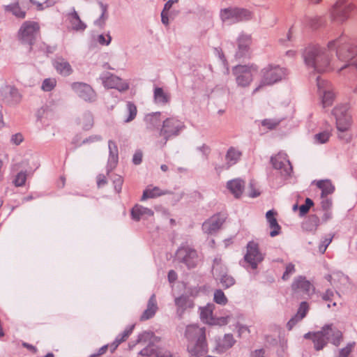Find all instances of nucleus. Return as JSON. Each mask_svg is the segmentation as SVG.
Instances as JSON below:
<instances>
[{"mask_svg": "<svg viewBox=\"0 0 357 357\" xmlns=\"http://www.w3.org/2000/svg\"><path fill=\"white\" fill-rule=\"evenodd\" d=\"M356 47L344 44L342 37L331 39L325 45L312 44L302 52L305 66L315 73H323L337 70L340 73L349 66L356 68Z\"/></svg>", "mask_w": 357, "mask_h": 357, "instance_id": "f257e3e1", "label": "nucleus"}, {"mask_svg": "<svg viewBox=\"0 0 357 357\" xmlns=\"http://www.w3.org/2000/svg\"><path fill=\"white\" fill-rule=\"evenodd\" d=\"M185 336L188 340V351L192 356H200L207 352L204 328L195 324L188 325L186 327Z\"/></svg>", "mask_w": 357, "mask_h": 357, "instance_id": "f03ea898", "label": "nucleus"}, {"mask_svg": "<svg viewBox=\"0 0 357 357\" xmlns=\"http://www.w3.org/2000/svg\"><path fill=\"white\" fill-rule=\"evenodd\" d=\"M259 73L260 78L256 82L255 86L252 89V95L261 91L266 86H272L285 79L288 74L285 68L273 64L265 66L260 71L259 70Z\"/></svg>", "mask_w": 357, "mask_h": 357, "instance_id": "7ed1b4c3", "label": "nucleus"}, {"mask_svg": "<svg viewBox=\"0 0 357 357\" xmlns=\"http://www.w3.org/2000/svg\"><path fill=\"white\" fill-rule=\"evenodd\" d=\"M304 337L312 339L315 349L319 351L326 345L328 341H330L335 346H338L342 341V335L339 330L333 328L332 326H326L321 331L317 333H306Z\"/></svg>", "mask_w": 357, "mask_h": 357, "instance_id": "20e7f679", "label": "nucleus"}, {"mask_svg": "<svg viewBox=\"0 0 357 357\" xmlns=\"http://www.w3.org/2000/svg\"><path fill=\"white\" fill-rule=\"evenodd\" d=\"M232 73L237 86L246 89L250 86L259 74V66L255 63L238 65L233 68Z\"/></svg>", "mask_w": 357, "mask_h": 357, "instance_id": "39448f33", "label": "nucleus"}, {"mask_svg": "<svg viewBox=\"0 0 357 357\" xmlns=\"http://www.w3.org/2000/svg\"><path fill=\"white\" fill-rule=\"evenodd\" d=\"M219 17L223 23L231 24L250 20L252 17V13L245 8L228 6L220 8Z\"/></svg>", "mask_w": 357, "mask_h": 357, "instance_id": "423d86ee", "label": "nucleus"}, {"mask_svg": "<svg viewBox=\"0 0 357 357\" xmlns=\"http://www.w3.org/2000/svg\"><path fill=\"white\" fill-rule=\"evenodd\" d=\"M317 86L323 108L325 109L332 106L336 96L332 84L328 81L318 76L317 78Z\"/></svg>", "mask_w": 357, "mask_h": 357, "instance_id": "0eeeda50", "label": "nucleus"}, {"mask_svg": "<svg viewBox=\"0 0 357 357\" xmlns=\"http://www.w3.org/2000/svg\"><path fill=\"white\" fill-rule=\"evenodd\" d=\"M355 8L356 6L351 0H336L330 10V15L333 20L344 22Z\"/></svg>", "mask_w": 357, "mask_h": 357, "instance_id": "6e6552de", "label": "nucleus"}, {"mask_svg": "<svg viewBox=\"0 0 357 357\" xmlns=\"http://www.w3.org/2000/svg\"><path fill=\"white\" fill-rule=\"evenodd\" d=\"M40 26L38 24L33 21H26L20 26L17 37L22 44L32 45L37 35L38 34Z\"/></svg>", "mask_w": 357, "mask_h": 357, "instance_id": "1a4fd4ad", "label": "nucleus"}, {"mask_svg": "<svg viewBox=\"0 0 357 357\" xmlns=\"http://www.w3.org/2000/svg\"><path fill=\"white\" fill-rule=\"evenodd\" d=\"M100 79L105 88L115 89L120 92L126 91L128 90L130 87V84L128 80L123 79L108 72L101 74Z\"/></svg>", "mask_w": 357, "mask_h": 357, "instance_id": "9d476101", "label": "nucleus"}, {"mask_svg": "<svg viewBox=\"0 0 357 357\" xmlns=\"http://www.w3.org/2000/svg\"><path fill=\"white\" fill-rule=\"evenodd\" d=\"M183 123L175 119H167L164 123L160 135L164 137L163 142H160V146L163 147L169 138L178 135L183 128Z\"/></svg>", "mask_w": 357, "mask_h": 357, "instance_id": "9b49d317", "label": "nucleus"}, {"mask_svg": "<svg viewBox=\"0 0 357 357\" xmlns=\"http://www.w3.org/2000/svg\"><path fill=\"white\" fill-rule=\"evenodd\" d=\"M176 258L189 268H195L199 260L197 251L189 246L180 248L176 252Z\"/></svg>", "mask_w": 357, "mask_h": 357, "instance_id": "f8f14e48", "label": "nucleus"}, {"mask_svg": "<svg viewBox=\"0 0 357 357\" xmlns=\"http://www.w3.org/2000/svg\"><path fill=\"white\" fill-rule=\"evenodd\" d=\"M65 17L67 28L70 31L82 33L87 27L86 24L82 20L75 8H70L66 13Z\"/></svg>", "mask_w": 357, "mask_h": 357, "instance_id": "ddd939ff", "label": "nucleus"}, {"mask_svg": "<svg viewBox=\"0 0 357 357\" xmlns=\"http://www.w3.org/2000/svg\"><path fill=\"white\" fill-rule=\"evenodd\" d=\"M244 258L253 269L257 268L258 264L264 259V255L259 252L257 243L250 241L248 243L247 252Z\"/></svg>", "mask_w": 357, "mask_h": 357, "instance_id": "4468645a", "label": "nucleus"}, {"mask_svg": "<svg viewBox=\"0 0 357 357\" xmlns=\"http://www.w3.org/2000/svg\"><path fill=\"white\" fill-rule=\"evenodd\" d=\"M226 219L227 215L225 213L215 214L203 223L202 229L206 234H213L221 228Z\"/></svg>", "mask_w": 357, "mask_h": 357, "instance_id": "2eb2a0df", "label": "nucleus"}, {"mask_svg": "<svg viewBox=\"0 0 357 357\" xmlns=\"http://www.w3.org/2000/svg\"><path fill=\"white\" fill-rule=\"evenodd\" d=\"M178 2L179 0H168L165 3L160 13L161 22L165 26H169L170 22L178 15V12L175 9V6Z\"/></svg>", "mask_w": 357, "mask_h": 357, "instance_id": "dca6fc26", "label": "nucleus"}, {"mask_svg": "<svg viewBox=\"0 0 357 357\" xmlns=\"http://www.w3.org/2000/svg\"><path fill=\"white\" fill-rule=\"evenodd\" d=\"M71 89L79 97L86 101H93L96 98V93L87 84L75 82L71 84Z\"/></svg>", "mask_w": 357, "mask_h": 357, "instance_id": "f3484780", "label": "nucleus"}, {"mask_svg": "<svg viewBox=\"0 0 357 357\" xmlns=\"http://www.w3.org/2000/svg\"><path fill=\"white\" fill-rule=\"evenodd\" d=\"M241 156V152L238 149L230 147L225 155V162L222 165H216L215 169L217 172H220L224 169H229L239 160Z\"/></svg>", "mask_w": 357, "mask_h": 357, "instance_id": "a211bd4d", "label": "nucleus"}, {"mask_svg": "<svg viewBox=\"0 0 357 357\" xmlns=\"http://www.w3.org/2000/svg\"><path fill=\"white\" fill-rule=\"evenodd\" d=\"M1 93L3 97V101L9 105L18 104L22 99V96L19 91L13 86L6 85L2 88Z\"/></svg>", "mask_w": 357, "mask_h": 357, "instance_id": "6ab92c4d", "label": "nucleus"}, {"mask_svg": "<svg viewBox=\"0 0 357 357\" xmlns=\"http://www.w3.org/2000/svg\"><path fill=\"white\" fill-rule=\"evenodd\" d=\"M157 340V337L154 336L152 333L144 332L141 334L138 339V343L142 345H145L147 341H149V344L147 347L144 348L140 351V354L142 356H152L154 354L155 349L153 347V344Z\"/></svg>", "mask_w": 357, "mask_h": 357, "instance_id": "aec40b11", "label": "nucleus"}, {"mask_svg": "<svg viewBox=\"0 0 357 357\" xmlns=\"http://www.w3.org/2000/svg\"><path fill=\"white\" fill-rule=\"evenodd\" d=\"M252 43L250 35L246 33H241L237 38V51L236 56L243 57L246 56L250 51Z\"/></svg>", "mask_w": 357, "mask_h": 357, "instance_id": "412c9836", "label": "nucleus"}, {"mask_svg": "<svg viewBox=\"0 0 357 357\" xmlns=\"http://www.w3.org/2000/svg\"><path fill=\"white\" fill-rule=\"evenodd\" d=\"M53 66L56 72L62 76H68L73 73L70 63L61 57L56 58L53 61Z\"/></svg>", "mask_w": 357, "mask_h": 357, "instance_id": "4be33fe9", "label": "nucleus"}, {"mask_svg": "<svg viewBox=\"0 0 357 357\" xmlns=\"http://www.w3.org/2000/svg\"><path fill=\"white\" fill-rule=\"evenodd\" d=\"M158 309L156 296L155 294H153L148 301L146 309L140 317V320L146 321L152 318L155 314Z\"/></svg>", "mask_w": 357, "mask_h": 357, "instance_id": "5701e85b", "label": "nucleus"}, {"mask_svg": "<svg viewBox=\"0 0 357 357\" xmlns=\"http://www.w3.org/2000/svg\"><path fill=\"white\" fill-rule=\"evenodd\" d=\"M309 310V305L306 302H302L299 306L296 314L292 317L287 323V328L291 330L292 328L307 314Z\"/></svg>", "mask_w": 357, "mask_h": 357, "instance_id": "b1692460", "label": "nucleus"}, {"mask_svg": "<svg viewBox=\"0 0 357 357\" xmlns=\"http://www.w3.org/2000/svg\"><path fill=\"white\" fill-rule=\"evenodd\" d=\"M337 128L340 132L349 130L351 125V117L349 113H335Z\"/></svg>", "mask_w": 357, "mask_h": 357, "instance_id": "393cba45", "label": "nucleus"}, {"mask_svg": "<svg viewBox=\"0 0 357 357\" xmlns=\"http://www.w3.org/2000/svg\"><path fill=\"white\" fill-rule=\"evenodd\" d=\"M153 214L151 209L138 204L135 205L131 211L132 218L136 221H139L141 218L151 217Z\"/></svg>", "mask_w": 357, "mask_h": 357, "instance_id": "a878e982", "label": "nucleus"}, {"mask_svg": "<svg viewBox=\"0 0 357 357\" xmlns=\"http://www.w3.org/2000/svg\"><path fill=\"white\" fill-rule=\"evenodd\" d=\"M214 309L215 305L212 303H208L206 306L200 307V318L203 322L209 325H213V324H214Z\"/></svg>", "mask_w": 357, "mask_h": 357, "instance_id": "bb28decb", "label": "nucleus"}, {"mask_svg": "<svg viewBox=\"0 0 357 357\" xmlns=\"http://www.w3.org/2000/svg\"><path fill=\"white\" fill-rule=\"evenodd\" d=\"M292 289L296 291L309 293L312 286L310 282L301 276L296 278L291 285Z\"/></svg>", "mask_w": 357, "mask_h": 357, "instance_id": "cd10ccee", "label": "nucleus"}, {"mask_svg": "<svg viewBox=\"0 0 357 357\" xmlns=\"http://www.w3.org/2000/svg\"><path fill=\"white\" fill-rule=\"evenodd\" d=\"M175 305L177 307V312L179 316H181L185 310L194 307L193 301L185 296L176 298L175 299Z\"/></svg>", "mask_w": 357, "mask_h": 357, "instance_id": "c85d7f7f", "label": "nucleus"}, {"mask_svg": "<svg viewBox=\"0 0 357 357\" xmlns=\"http://www.w3.org/2000/svg\"><path fill=\"white\" fill-rule=\"evenodd\" d=\"M245 183L243 181L236 178L227 183V188L235 197H239L244 190Z\"/></svg>", "mask_w": 357, "mask_h": 357, "instance_id": "c756f323", "label": "nucleus"}, {"mask_svg": "<svg viewBox=\"0 0 357 357\" xmlns=\"http://www.w3.org/2000/svg\"><path fill=\"white\" fill-rule=\"evenodd\" d=\"M167 194H168V192L166 190H162L156 186L149 185L144 190L141 200L144 201L147 199L155 198Z\"/></svg>", "mask_w": 357, "mask_h": 357, "instance_id": "7c9ffc66", "label": "nucleus"}, {"mask_svg": "<svg viewBox=\"0 0 357 357\" xmlns=\"http://www.w3.org/2000/svg\"><path fill=\"white\" fill-rule=\"evenodd\" d=\"M275 215L276 213L273 210L268 211L266 214V217L269 223V226L272 229V231L270 233V235L272 237L279 234L280 230V226L278 225L277 220L275 217Z\"/></svg>", "mask_w": 357, "mask_h": 357, "instance_id": "2f4dec72", "label": "nucleus"}, {"mask_svg": "<svg viewBox=\"0 0 357 357\" xmlns=\"http://www.w3.org/2000/svg\"><path fill=\"white\" fill-rule=\"evenodd\" d=\"M170 100V95L162 88L155 87L154 89V100L157 104L165 105Z\"/></svg>", "mask_w": 357, "mask_h": 357, "instance_id": "473e14b6", "label": "nucleus"}, {"mask_svg": "<svg viewBox=\"0 0 357 357\" xmlns=\"http://www.w3.org/2000/svg\"><path fill=\"white\" fill-rule=\"evenodd\" d=\"M317 185L321 190V197H326L335 190V187L328 180L319 181L317 182Z\"/></svg>", "mask_w": 357, "mask_h": 357, "instance_id": "72a5a7b5", "label": "nucleus"}, {"mask_svg": "<svg viewBox=\"0 0 357 357\" xmlns=\"http://www.w3.org/2000/svg\"><path fill=\"white\" fill-rule=\"evenodd\" d=\"M4 10L10 12L17 18L23 19L26 16V12L20 7L18 3H13L4 6Z\"/></svg>", "mask_w": 357, "mask_h": 357, "instance_id": "f704fd0d", "label": "nucleus"}, {"mask_svg": "<svg viewBox=\"0 0 357 357\" xmlns=\"http://www.w3.org/2000/svg\"><path fill=\"white\" fill-rule=\"evenodd\" d=\"M328 280L333 285L338 287L340 284H346L348 282L349 278L342 273H335L331 275L328 276Z\"/></svg>", "mask_w": 357, "mask_h": 357, "instance_id": "c9c22d12", "label": "nucleus"}, {"mask_svg": "<svg viewBox=\"0 0 357 357\" xmlns=\"http://www.w3.org/2000/svg\"><path fill=\"white\" fill-rule=\"evenodd\" d=\"M323 300L328 302V307H336L337 305V298H339V296L334 294L332 290H327L322 296Z\"/></svg>", "mask_w": 357, "mask_h": 357, "instance_id": "e433bc0d", "label": "nucleus"}, {"mask_svg": "<svg viewBox=\"0 0 357 357\" xmlns=\"http://www.w3.org/2000/svg\"><path fill=\"white\" fill-rule=\"evenodd\" d=\"M79 123L82 126L84 129L88 130L93 126V116L90 113H84L79 119Z\"/></svg>", "mask_w": 357, "mask_h": 357, "instance_id": "4c0bfd02", "label": "nucleus"}, {"mask_svg": "<svg viewBox=\"0 0 357 357\" xmlns=\"http://www.w3.org/2000/svg\"><path fill=\"white\" fill-rule=\"evenodd\" d=\"M271 162L274 168L281 169L288 161L284 155L279 154L271 158Z\"/></svg>", "mask_w": 357, "mask_h": 357, "instance_id": "58836bf2", "label": "nucleus"}, {"mask_svg": "<svg viewBox=\"0 0 357 357\" xmlns=\"http://www.w3.org/2000/svg\"><path fill=\"white\" fill-rule=\"evenodd\" d=\"M56 85V79L55 78H47L43 80L41 89L43 91L48 92L53 90Z\"/></svg>", "mask_w": 357, "mask_h": 357, "instance_id": "ea45409f", "label": "nucleus"}, {"mask_svg": "<svg viewBox=\"0 0 357 357\" xmlns=\"http://www.w3.org/2000/svg\"><path fill=\"white\" fill-rule=\"evenodd\" d=\"M213 300L216 303H218L219 305H226L228 301L227 298L226 297L225 294L220 289H217L215 291L214 296H213Z\"/></svg>", "mask_w": 357, "mask_h": 357, "instance_id": "a19ab883", "label": "nucleus"}, {"mask_svg": "<svg viewBox=\"0 0 357 357\" xmlns=\"http://www.w3.org/2000/svg\"><path fill=\"white\" fill-rule=\"evenodd\" d=\"M101 15L100 17L95 21L94 24L98 26H102L107 19V7L102 3L100 4Z\"/></svg>", "mask_w": 357, "mask_h": 357, "instance_id": "79ce46f5", "label": "nucleus"}, {"mask_svg": "<svg viewBox=\"0 0 357 357\" xmlns=\"http://www.w3.org/2000/svg\"><path fill=\"white\" fill-rule=\"evenodd\" d=\"M133 327L126 329L115 339V347H118L121 342H125L132 332Z\"/></svg>", "mask_w": 357, "mask_h": 357, "instance_id": "37998d69", "label": "nucleus"}, {"mask_svg": "<svg viewBox=\"0 0 357 357\" xmlns=\"http://www.w3.org/2000/svg\"><path fill=\"white\" fill-rule=\"evenodd\" d=\"M26 181V174L25 172H20L16 176L13 183L16 187H21L25 184Z\"/></svg>", "mask_w": 357, "mask_h": 357, "instance_id": "c03bdc74", "label": "nucleus"}, {"mask_svg": "<svg viewBox=\"0 0 357 357\" xmlns=\"http://www.w3.org/2000/svg\"><path fill=\"white\" fill-rule=\"evenodd\" d=\"M30 1L36 6L38 10H43L45 8H47L53 6L56 3V0H46L43 3H41L35 0H30Z\"/></svg>", "mask_w": 357, "mask_h": 357, "instance_id": "a18cd8bd", "label": "nucleus"}, {"mask_svg": "<svg viewBox=\"0 0 357 357\" xmlns=\"http://www.w3.org/2000/svg\"><path fill=\"white\" fill-rule=\"evenodd\" d=\"M96 41L101 45L107 46L111 43L112 37L109 33L99 34L96 37Z\"/></svg>", "mask_w": 357, "mask_h": 357, "instance_id": "49530a36", "label": "nucleus"}, {"mask_svg": "<svg viewBox=\"0 0 357 357\" xmlns=\"http://www.w3.org/2000/svg\"><path fill=\"white\" fill-rule=\"evenodd\" d=\"M331 134L328 131H324L320 133H318L314 135V139L317 142L320 144H324L327 142L330 138Z\"/></svg>", "mask_w": 357, "mask_h": 357, "instance_id": "de8ad7c7", "label": "nucleus"}, {"mask_svg": "<svg viewBox=\"0 0 357 357\" xmlns=\"http://www.w3.org/2000/svg\"><path fill=\"white\" fill-rule=\"evenodd\" d=\"M220 282L225 288H229L234 284V279L227 274L223 275L220 278Z\"/></svg>", "mask_w": 357, "mask_h": 357, "instance_id": "09e8293b", "label": "nucleus"}, {"mask_svg": "<svg viewBox=\"0 0 357 357\" xmlns=\"http://www.w3.org/2000/svg\"><path fill=\"white\" fill-rule=\"evenodd\" d=\"M355 347V342L349 343L344 348L340 351L339 357H347Z\"/></svg>", "mask_w": 357, "mask_h": 357, "instance_id": "8fccbe9b", "label": "nucleus"}, {"mask_svg": "<svg viewBox=\"0 0 357 357\" xmlns=\"http://www.w3.org/2000/svg\"><path fill=\"white\" fill-rule=\"evenodd\" d=\"M280 123V121L275 119H264L261 121V125L269 130L274 129Z\"/></svg>", "mask_w": 357, "mask_h": 357, "instance_id": "3c124183", "label": "nucleus"}, {"mask_svg": "<svg viewBox=\"0 0 357 357\" xmlns=\"http://www.w3.org/2000/svg\"><path fill=\"white\" fill-rule=\"evenodd\" d=\"M312 206L313 202L310 198H307L305 199V204H303L299 207L300 214L301 215L306 214L309 211L310 207Z\"/></svg>", "mask_w": 357, "mask_h": 357, "instance_id": "603ef678", "label": "nucleus"}, {"mask_svg": "<svg viewBox=\"0 0 357 357\" xmlns=\"http://www.w3.org/2000/svg\"><path fill=\"white\" fill-rule=\"evenodd\" d=\"M295 273V266L293 264L290 263L286 266V269L282 275L284 280H288L290 276Z\"/></svg>", "mask_w": 357, "mask_h": 357, "instance_id": "864d4df0", "label": "nucleus"}, {"mask_svg": "<svg viewBox=\"0 0 357 357\" xmlns=\"http://www.w3.org/2000/svg\"><path fill=\"white\" fill-rule=\"evenodd\" d=\"M333 236L331 235H328L325 239L321 242V243L319 246V252L321 254H324L329 244L332 242Z\"/></svg>", "mask_w": 357, "mask_h": 357, "instance_id": "5fc2aeb1", "label": "nucleus"}, {"mask_svg": "<svg viewBox=\"0 0 357 357\" xmlns=\"http://www.w3.org/2000/svg\"><path fill=\"white\" fill-rule=\"evenodd\" d=\"M230 316L215 317L214 324L213 325L224 326L227 324L230 320Z\"/></svg>", "mask_w": 357, "mask_h": 357, "instance_id": "6e6d98bb", "label": "nucleus"}, {"mask_svg": "<svg viewBox=\"0 0 357 357\" xmlns=\"http://www.w3.org/2000/svg\"><path fill=\"white\" fill-rule=\"evenodd\" d=\"M234 339L231 335H225L223 340V346L227 348H230L234 344Z\"/></svg>", "mask_w": 357, "mask_h": 357, "instance_id": "4d7b16f0", "label": "nucleus"}, {"mask_svg": "<svg viewBox=\"0 0 357 357\" xmlns=\"http://www.w3.org/2000/svg\"><path fill=\"white\" fill-rule=\"evenodd\" d=\"M109 149L110 154L114 158H117L118 155V149L116 144L112 141H109Z\"/></svg>", "mask_w": 357, "mask_h": 357, "instance_id": "13d9d810", "label": "nucleus"}, {"mask_svg": "<svg viewBox=\"0 0 357 357\" xmlns=\"http://www.w3.org/2000/svg\"><path fill=\"white\" fill-rule=\"evenodd\" d=\"M123 178L118 176L114 180V184L115 190L117 192H120L121 190L122 185H123Z\"/></svg>", "mask_w": 357, "mask_h": 357, "instance_id": "bf43d9fd", "label": "nucleus"}, {"mask_svg": "<svg viewBox=\"0 0 357 357\" xmlns=\"http://www.w3.org/2000/svg\"><path fill=\"white\" fill-rule=\"evenodd\" d=\"M23 136L20 133L13 135L11 137V142L15 145H19L23 141Z\"/></svg>", "mask_w": 357, "mask_h": 357, "instance_id": "052dcab7", "label": "nucleus"}, {"mask_svg": "<svg viewBox=\"0 0 357 357\" xmlns=\"http://www.w3.org/2000/svg\"><path fill=\"white\" fill-rule=\"evenodd\" d=\"M107 183V179L105 175L100 174L97 177V184L99 188L102 187Z\"/></svg>", "mask_w": 357, "mask_h": 357, "instance_id": "680f3d73", "label": "nucleus"}, {"mask_svg": "<svg viewBox=\"0 0 357 357\" xmlns=\"http://www.w3.org/2000/svg\"><path fill=\"white\" fill-rule=\"evenodd\" d=\"M142 160V153L141 152H136L133 155L132 161L135 165H139Z\"/></svg>", "mask_w": 357, "mask_h": 357, "instance_id": "e2e57ef3", "label": "nucleus"}, {"mask_svg": "<svg viewBox=\"0 0 357 357\" xmlns=\"http://www.w3.org/2000/svg\"><path fill=\"white\" fill-rule=\"evenodd\" d=\"M265 351L264 349L255 350L252 354V357H264Z\"/></svg>", "mask_w": 357, "mask_h": 357, "instance_id": "0e129e2a", "label": "nucleus"}, {"mask_svg": "<svg viewBox=\"0 0 357 357\" xmlns=\"http://www.w3.org/2000/svg\"><path fill=\"white\" fill-rule=\"evenodd\" d=\"M126 105L128 112H136L137 111V107L132 102H129V101L126 102Z\"/></svg>", "mask_w": 357, "mask_h": 357, "instance_id": "69168bd1", "label": "nucleus"}, {"mask_svg": "<svg viewBox=\"0 0 357 357\" xmlns=\"http://www.w3.org/2000/svg\"><path fill=\"white\" fill-rule=\"evenodd\" d=\"M177 278V275L175 271H170L168 273V280L170 282H174Z\"/></svg>", "mask_w": 357, "mask_h": 357, "instance_id": "338daca9", "label": "nucleus"}, {"mask_svg": "<svg viewBox=\"0 0 357 357\" xmlns=\"http://www.w3.org/2000/svg\"><path fill=\"white\" fill-rule=\"evenodd\" d=\"M250 330L249 328L246 326H240L238 327V333L240 335H242L245 333H249Z\"/></svg>", "mask_w": 357, "mask_h": 357, "instance_id": "774afa93", "label": "nucleus"}]
</instances>
